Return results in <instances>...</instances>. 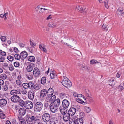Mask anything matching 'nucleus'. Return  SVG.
<instances>
[{
  "instance_id": "ddd939ff",
  "label": "nucleus",
  "mask_w": 124,
  "mask_h": 124,
  "mask_svg": "<svg viewBox=\"0 0 124 124\" xmlns=\"http://www.w3.org/2000/svg\"><path fill=\"white\" fill-rule=\"evenodd\" d=\"M49 121L50 124H57L58 122L57 118L55 117H51Z\"/></svg>"
},
{
  "instance_id": "b1692460",
  "label": "nucleus",
  "mask_w": 124,
  "mask_h": 124,
  "mask_svg": "<svg viewBox=\"0 0 124 124\" xmlns=\"http://www.w3.org/2000/svg\"><path fill=\"white\" fill-rule=\"evenodd\" d=\"M41 87V85L39 84L36 83L33 86L32 90H35V91H37Z\"/></svg>"
},
{
  "instance_id": "72a5a7b5",
  "label": "nucleus",
  "mask_w": 124,
  "mask_h": 124,
  "mask_svg": "<svg viewBox=\"0 0 124 124\" xmlns=\"http://www.w3.org/2000/svg\"><path fill=\"white\" fill-rule=\"evenodd\" d=\"M85 9V8H83L81 6H77L76 8V10L79 11L84 10Z\"/></svg>"
},
{
  "instance_id": "6ab92c4d",
  "label": "nucleus",
  "mask_w": 124,
  "mask_h": 124,
  "mask_svg": "<svg viewBox=\"0 0 124 124\" xmlns=\"http://www.w3.org/2000/svg\"><path fill=\"white\" fill-rule=\"evenodd\" d=\"M26 110L23 108H21L19 110V113L20 115L23 116L26 113Z\"/></svg>"
},
{
  "instance_id": "cd10ccee",
  "label": "nucleus",
  "mask_w": 124,
  "mask_h": 124,
  "mask_svg": "<svg viewBox=\"0 0 124 124\" xmlns=\"http://www.w3.org/2000/svg\"><path fill=\"white\" fill-rule=\"evenodd\" d=\"M39 48L41 50L43 51L44 52L46 53L47 52V50L44 46H42L41 45H40Z\"/></svg>"
},
{
  "instance_id": "f257e3e1",
  "label": "nucleus",
  "mask_w": 124,
  "mask_h": 124,
  "mask_svg": "<svg viewBox=\"0 0 124 124\" xmlns=\"http://www.w3.org/2000/svg\"><path fill=\"white\" fill-rule=\"evenodd\" d=\"M43 104L41 102H36L34 105V111L36 112H40L43 108Z\"/></svg>"
},
{
  "instance_id": "864d4df0",
  "label": "nucleus",
  "mask_w": 124,
  "mask_h": 124,
  "mask_svg": "<svg viewBox=\"0 0 124 124\" xmlns=\"http://www.w3.org/2000/svg\"><path fill=\"white\" fill-rule=\"evenodd\" d=\"M8 68L9 70L11 71H13L14 69V67L12 64H10L9 65Z\"/></svg>"
},
{
  "instance_id": "e2e57ef3",
  "label": "nucleus",
  "mask_w": 124,
  "mask_h": 124,
  "mask_svg": "<svg viewBox=\"0 0 124 124\" xmlns=\"http://www.w3.org/2000/svg\"><path fill=\"white\" fill-rule=\"evenodd\" d=\"M30 45H31V46L32 47L34 48V46L36 45L35 44V43L33 42L30 40Z\"/></svg>"
},
{
  "instance_id": "c756f323",
  "label": "nucleus",
  "mask_w": 124,
  "mask_h": 124,
  "mask_svg": "<svg viewBox=\"0 0 124 124\" xmlns=\"http://www.w3.org/2000/svg\"><path fill=\"white\" fill-rule=\"evenodd\" d=\"M39 6H37L35 8V10L38 13H42L43 11H42L43 8H40L39 7Z\"/></svg>"
},
{
  "instance_id": "0eeeda50",
  "label": "nucleus",
  "mask_w": 124,
  "mask_h": 124,
  "mask_svg": "<svg viewBox=\"0 0 124 124\" xmlns=\"http://www.w3.org/2000/svg\"><path fill=\"white\" fill-rule=\"evenodd\" d=\"M10 94L13 96L17 95L18 94H21V90L18 89L17 90H13L10 92Z\"/></svg>"
},
{
  "instance_id": "c03bdc74",
  "label": "nucleus",
  "mask_w": 124,
  "mask_h": 124,
  "mask_svg": "<svg viewBox=\"0 0 124 124\" xmlns=\"http://www.w3.org/2000/svg\"><path fill=\"white\" fill-rule=\"evenodd\" d=\"M76 101L79 103L83 104V103H84V101L81 99L79 98H76Z\"/></svg>"
},
{
  "instance_id": "393cba45",
  "label": "nucleus",
  "mask_w": 124,
  "mask_h": 124,
  "mask_svg": "<svg viewBox=\"0 0 124 124\" xmlns=\"http://www.w3.org/2000/svg\"><path fill=\"white\" fill-rule=\"evenodd\" d=\"M20 55L22 58L24 59H25L28 55V53L27 52L25 51H23L20 53Z\"/></svg>"
},
{
  "instance_id": "ea45409f",
  "label": "nucleus",
  "mask_w": 124,
  "mask_h": 124,
  "mask_svg": "<svg viewBox=\"0 0 124 124\" xmlns=\"http://www.w3.org/2000/svg\"><path fill=\"white\" fill-rule=\"evenodd\" d=\"M22 86L25 89H27L29 88L28 83H23L22 84Z\"/></svg>"
},
{
  "instance_id": "bf43d9fd",
  "label": "nucleus",
  "mask_w": 124,
  "mask_h": 124,
  "mask_svg": "<svg viewBox=\"0 0 124 124\" xmlns=\"http://www.w3.org/2000/svg\"><path fill=\"white\" fill-rule=\"evenodd\" d=\"M86 99L88 100L90 102H93V99L92 97L89 96H88V97Z\"/></svg>"
},
{
  "instance_id": "f3484780",
  "label": "nucleus",
  "mask_w": 124,
  "mask_h": 124,
  "mask_svg": "<svg viewBox=\"0 0 124 124\" xmlns=\"http://www.w3.org/2000/svg\"><path fill=\"white\" fill-rule=\"evenodd\" d=\"M40 96L41 97H44L46 94H48L47 91L45 89L42 90L40 92Z\"/></svg>"
},
{
  "instance_id": "473e14b6",
  "label": "nucleus",
  "mask_w": 124,
  "mask_h": 124,
  "mask_svg": "<svg viewBox=\"0 0 124 124\" xmlns=\"http://www.w3.org/2000/svg\"><path fill=\"white\" fill-rule=\"evenodd\" d=\"M48 26L51 28H54L56 26V23L53 22H50L49 23Z\"/></svg>"
},
{
  "instance_id": "7ed1b4c3",
  "label": "nucleus",
  "mask_w": 124,
  "mask_h": 124,
  "mask_svg": "<svg viewBox=\"0 0 124 124\" xmlns=\"http://www.w3.org/2000/svg\"><path fill=\"white\" fill-rule=\"evenodd\" d=\"M43 121L45 123L48 122L51 118V116L48 113L44 112L42 116Z\"/></svg>"
},
{
  "instance_id": "58836bf2",
  "label": "nucleus",
  "mask_w": 124,
  "mask_h": 124,
  "mask_svg": "<svg viewBox=\"0 0 124 124\" xmlns=\"http://www.w3.org/2000/svg\"><path fill=\"white\" fill-rule=\"evenodd\" d=\"M14 57L16 59L19 60L21 58H22L21 55H20L18 54H16L14 55Z\"/></svg>"
},
{
  "instance_id": "e433bc0d",
  "label": "nucleus",
  "mask_w": 124,
  "mask_h": 124,
  "mask_svg": "<svg viewBox=\"0 0 124 124\" xmlns=\"http://www.w3.org/2000/svg\"><path fill=\"white\" fill-rule=\"evenodd\" d=\"M48 94V95H52L54 93V90L51 88H50L47 91Z\"/></svg>"
},
{
  "instance_id": "20e7f679",
  "label": "nucleus",
  "mask_w": 124,
  "mask_h": 124,
  "mask_svg": "<svg viewBox=\"0 0 124 124\" xmlns=\"http://www.w3.org/2000/svg\"><path fill=\"white\" fill-rule=\"evenodd\" d=\"M80 115V118L75 119V124H83L84 120V116H85V114L83 112H81Z\"/></svg>"
},
{
  "instance_id": "052dcab7",
  "label": "nucleus",
  "mask_w": 124,
  "mask_h": 124,
  "mask_svg": "<svg viewBox=\"0 0 124 124\" xmlns=\"http://www.w3.org/2000/svg\"><path fill=\"white\" fill-rule=\"evenodd\" d=\"M18 119L19 120V121L20 122L21 121L24 119V118L22 116L20 115L18 116Z\"/></svg>"
},
{
  "instance_id": "5fc2aeb1",
  "label": "nucleus",
  "mask_w": 124,
  "mask_h": 124,
  "mask_svg": "<svg viewBox=\"0 0 124 124\" xmlns=\"http://www.w3.org/2000/svg\"><path fill=\"white\" fill-rule=\"evenodd\" d=\"M50 77L51 79L54 78H55L56 76V75L53 73H50Z\"/></svg>"
},
{
  "instance_id": "a211bd4d",
  "label": "nucleus",
  "mask_w": 124,
  "mask_h": 124,
  "mask_svg": "<svg viewBox=\"0 0 124 124\" xmlns=\"http://www.w3.org/2000/svg\"><path fill=\"white\" fill-rule=\"evenodd\" d=\"M39 121H40V120L39 117L36 115H33L32 122H33V124H35Z\"/></svg>"
},
{
  "instance_id": "2f4dec72",
  "label": "nucleus",
  "mask_w": 124,
  "mask_h": 124,
  "mask_svg": "<svg viewBox=\"0 0 124 124\" xmlns=\"http://www.w3.org/2000/svg\"><path fill=\"white\" fill-rule=\"evenodd\" d=\"M28 60L31 62H34L35 61V57L33 56H30L28 57Z\"/></svg>"
},
{
  "instance_id": "423d86ee",
  "label": "nucleus",
  "mask_w": 124,
  "mask_h": 124,
  "mask_svg": "<svg viewBox=\"0 0 124 124\" xmlns=\"http://www.w3.org/2000/svg\"><path fill=\"white\" fill-rule=\"evenodd\" d=\"M49 107L51 111L53 113L57 112L58 110V108L57 107L55 106L54 104L51 103L49 105Z\"/></svg>"
},
{
  "instance_id": "69168bd1",
  "label": "nucleus",
  "mask_w": 124,
  "mask_h": 124,
  "mask_svg": "<svg viewBox=\"0 0 124 124\" xmlns=\"http://www.w3.org/2000/svg\"><path fill=\"white\" fill-rule=\"evenodd\" d=\"M27 77L29 80H31L32 79L33 77L32 75H27Z\"/></svg>"
},
{
  "instance_id": "680f3d73",
  "label": "nucleus",
  "mask_w": 124,
  "mask_h": 124,
  "mask_svg": "<svg viewBox=\"0 0 124 124\" xmlns=\"http://www.w3.org/2000/svg\"><path fill=\"white\" fill-rule=\"evenodd\" d=\"M16 84L18 85H20L21 83V82L20 80L19 79H18L16 81Z\"/></svg>"
},
{
  "instance_id": "f03ea898",
  "label": "nucleus",
  "mask_w": 124,
  "mask_h": 124,
  "mask_svg": "<svg viewBox=\"0 0 124 124\" xmlns=\"http://www.w3.org/2000/svg\"><path fill=\"white\" fill-rule=\"evenodd\" d=\"M62 83L63 85L66 88L70 87L72 85V84L70 81L66 77H64Z\"/></svg>"
},
{
  "instance_id": "4468645a",
  "label": "nucleus",
  "mask_w": 124,
  "mask_h": 124,
  "mask_svg": "<svg viewBox=\"0 0 124 124\" xmlns=\"http://www.w3.org/2000/svg\"><path fill=\"white\" fill-rule=\"evenodd\" d=\"M67 108L61 106L59 108V109L61 113L62 114L66 113L67 112Z\"/></svg>"
},
{
  "instance_id": "8fccbe9b",
  "label": "nucleus",
  "mask_w": 124,
  "mask_h": 124,
  "mask_svg": "<svg viewBox=\"0 0 124 124\" xmlns=\"http://www.w3.org/2000/svg\"><path fill=\"white\" fill-rule=\"evenodd\" d=\"M124 88V83L121 84L118 87V89L121 90H123Z\"/></svg>"
},
{
  "instance_id": "6e6552de",
  "label": "nucleus",
  "mask_w": 124,
  "mask_h": 124,
  "mask_svg": "<svg viewBox=\"0 0 124 124\" xmlns=\"http://www.w3.org/2000/svg\"><path fill=\"white\" fill-rule=\"evenodd\" d=\"M33 115L31 114H27L26 116V120L28 123L30 124L32 122Z\"/></svg>"
},
{
  "instance_id": "4d7b16f0",
  "label": "nucleus",
  "mask_w": 124,
  "mask_h": 124,
  "mask_svg": "<svg viewBox=\"0 0 124 124\" xmlns=\"http://www.w3.org/2000/svg\"><path fill=\"white\" fill-rule=\"evenodd\" d=\"M6 116L5 114L2 113L0 114V118L1 119H4L5 118Z\"/></svg>"
},
{
  "instance_id": "0e129e2a",
  "label": "nucleus",
  "mask_w": 124,
  "mask_h": 124,
  "mask_svg": "<svg viewBox=\"0 0 124 124\" xmlns=\"http://www.w3.org/2000/svg\"><path fill=\"white\" fill-rule=\"evenodd\" d=\"M12 122L13 124H18V123L17 122L16 120L14 119H12Z\"/></svg>"
},
{
  "instance_id": "de8ad7c7",
  "label": "nucleus",
  "mask_w": 124,
  "mask_h": 124,
  "mask_svg": "<svg viewBox=\"0 0 124 124\" xmlns=\"http://www.w3.org/2000/svg\"><path fill=\"white\" fill-rule=\"evenodd\" d=\"M85 111L87 113H89L91 110V109L89 107H86L85 108Z\"/></svg>"
},
{
  "instance_id": "3c124183",
  "label": "nucleus",
  "mask_w": 124,
  "mask_h": 124,
  "mask_svg": "<svg viewBox=\"0 0 124 124\" xmlns=\"http://www.w3.org/2000/svg\"><path fill=\"white\" fill-rule=\"evenodd\" d=\"M90 63L92 64H96V63L99 62L97 60L94 59L91 60L90 61Z\"/></svg>"
},
{
  "instance_id": "aec40b11",
  "label": "nucleus",
  "mask_w": 124,
  "mask_h": 124,
  "mask_svg": "<svg viewBox=\"0 0 124 124\" xmlns=\"http://www.w3.org/2000/svg\"><path fill=\"white\" fill-rule=\"evenodd\" d=\"M9 83L8 81H6L5 82L4 85H3L2 88V90L4 91H6L8 89V86L9 85Z\"/></svg>"
},
{
  "instance_id": "c9c22d12",
  "label": "nucleus",
  "mask_w": 124,
  "mask_h": 124,
  "mask_svg": "<svg viewBox=\"0 0 124 124\" xmlns=\"http://www.w3.org/2000/svg\"><path fill=\"white\" fill-rule=\"evenodd\" d=\"M56 96L54 95L53 96L51 95L50 102L53 103L55 100H56Z\"/></svg>"
},
{
  "instance_id": "f8f14e48",
  "label": "nucleus",
  "mask_w": 124,
  "mask_h": 124,
  "mask_svg": "<svg viewBox=\"0 0 124 124\" xmlns=\"http://www.w3.org/2000/svg\"><path fill=\"white\" fill-rule=\"evenodd\" d=\"M33 72L34 75L35 77H37L40 75V71L37 67H35L34 68Z\"/></svg>"
},
{
  "instance_id": "f704fd0d",
  "label": "nucleus",
  "mask_w": 124,
  "mask_h": 124,
  "mask_svg": "<svg viewBox=\"0 0 124 124\" xmlns=\"http://www.w3.org/2000/svg\"><path fill=\"white\" fill-rule=\"evenodd\" d=\"M75 118L73 117L71 118L69 121V124H75Z\"/></svg>"
},
{
  "instance_id": "09e8293b",
  "label": "nucleus",
  "mask_w": 124,
  "mask_h": 124,
  "mask_svg": "<svg viewBox=\"0 0 124 124\" xmlns=\"http://www.w3.org/2000/svg\"><path fill=\"white\" fill-rule=\"evenodd\" d=\"M0 39L2 41L5 42L6 41L7 39L5 36H2L1 37Z\"/></svg>"
},
{
  "instance_id": "7c9ffc66",
  "label": "nucleus",
  "mask_w": 124,
  "mask_h": 124,
  "mask_svg": "<svg viewBox=\"0 0 124 124\" xmlns=\"http://www.w3.org/2000/svg\"><path fill=\"white\" fill-rule=\"evenodd\" d=\"M67 95L65 94L64 93H60L59 94V96L62 99L65 98L66 99L67 98Z\"/></svg>"
},
{
  "instance_id": "4c0bfd02",
  "label": "nucleus",
  "mask_w": 124,
  "mask_h": 124,
  "mask_svg": "<svg viewBox=\"0 0 124 124\" xmlns=\"http://www.w3.org/2000/svg\"><path fill=\"white\" fill-rule=\"evenodd\" d=\"M46 81V78L45 77H42L41 79V84H45Z\"/></svg>"
},
{
  "instance_id": "a878e982",
  "label": "nucleus",
  "mask_w": 124,
  "mask_h": 124,
  "mask_svg": "<svg viewBox=\"0 0 124 124\" xmlns=\"http://www.w3.org/2000/svg\"><path fill=\"white\" fill-rule=\"evenodd\" d=\"M52 104H54V105L57 107L59 106L60 104V101L59 99H57L55 100V101L53 103H51Z\"/></svg>"
},
{
  "instance_id": "37998d69",
  "label": "nucleus",
  "mask_w": 124,
  "mask_h": 124,
  "mask_svg": "<svg viewBox=\"0 0 124 124\" xmlns=\"http://www.w3.org/2000/svg\"><path fill=\"white\" fill-rule=\"evenodd\" d=\"M81 68L83 70V71H88L89 70V68L86 66H83L81 67Z\"/></svg>"
},
{
  "instance_id": "9b49d317",
  "label": "nucleus",
  "mask_w": 124,
  "mask_h": 124,
  "mask_svg": "<svg viewBox=\"0 0 124 124\" xmlns=\"http://www.w3.org/2000/svg\"><path fill=\"white\" fill-rule=\"evenodd\" d=\"M76 111V108L74 107L70 108L69 109L68 113L70 116H73L75 114Z\"/></svg>"
},
{
  "instance_id": "39448f33",
  "label": "nucleus",
  "mask_w": 124,
  "mask_h": 124,
  "mask_svg": "<svg viewBox=\"0 0 124 124\" xmlns=\"http://www.w3.org/2000/svg\"><path fill=\"white\" fill-rule=\"evenodd\" d=\"M33 107V103L30 101H25V107L28 109H32Z\"/></svg>"
},
{
  "instance_id": "a18cd8bd",
  "label": "nucleus",
  "mask_w": 124,
  "mask_h": 124,
  "mask_svg": "<svg viewBox=\"0 0 124 124\" xmlns=\"http://www.w3.org/2000/svg\"><path fill=\"white\" fill-rule=\"evenodd\" d=\"M50 97L51 95H50L47 94V96L46 97L45 99V101L47 102H50Z\"/></svg>"
},
{
  "instance_id": "c85d7f7f",
  "label": "nucleus",
  "mask_w": 124,
  "mask_h": 124,
  "mask_svg": "<svg viewBox=\"0 0 124 124\" xmlns=\"http://www.w3.org/2000/svg\"><path fill=\"white\" fill-rule=\"evenodd\" d=\"M18 102L19 103V105L22 107L24 106L25 105V102H24V101L22 100L20 98V100H19Z\"/></svg>"
},
{
  "instance_id": "dca6fc26",
  "label": "nucleus",
  "mask_w": 124,
  "mask_h": 124,
  "mask_svg": "<svg viewBox=\"0 0 124 124\" xmlns=\"http://www.w3.org/2000/svg\"><path fill=\"white\" fill-rule=\"evenodd\" d=\"M62 104V106L68 108L69 105L70 103L68 100L64 99L63 101Z\"/></svg>"
},
{
  "instance_id": "9d476101",
  "label": "nucleus",
  "mask_w": 124,
  "mask_h": 124,
  "mask_svg": "<svg viewBox=\"0 0 124 124\" xmlns=\"http://www.w3.org/2000/svg\"><path fill=\"white\" fill-rule=\"evenodd\" d=\"M20 98V97L18 95L13 96L11 97V100L12 102L16 103L18 102Z\"/></svg>"
},
{
  "instance_id": "bb28decb",
  "label": "nucleus",
  "mask_w": 124,
  "mask_h": 124,
  "mask_svg": "<svg viewBox=\"0 0 124 124\" xmlns=\"http://www.w3.org/2000/svg\"><path fill=\"white\" fill-rule=\"evenodd\" d=\"M28 83L29 88L31 90H32L34 85V83L33 81H30Z\"/></svg>"
},
{
  "instance_id": "a19ab883",
  "label": "nucleus",
  "mask_w": 124,
  "mask_h": 124,
  "mask_svg": "<svg viewBox=\"0 0 124 124\" xmlns=\"http://www.w3.org/2000/svg\"><path fill=\"white\" fill-rule=\"evenodd\" d=\"M0 77L3 80L6 79L7 78V75L5 74H1L0 75Z\"/></svg>"
},
{
  "instance_id": "79ce46f5",
  "label": "nucleus",
  "mask_w": 124,
  "mask_h": 124,
  "mask_svg": "<svg viewBox=\"0 0 124 124\" xmlns=\"http://www.w3.org/2000/svg\"><path fill=\"white\" fill-rule=\"evenodd\" d=\"M13 64L14 66L16 67H18L20 65L19 63L17 61L14 62Z\"/></svg>"
},
{
  "instance_id": "603ef678",
  "label": "nucleus",
  "mask_w": 124,
  "mask_h": 124,
  "mask_svg": "<svg viewBox=\"0 0 124 124\" xmlns=\"http://www.w3.org/2000/svg\"><path fill=\"white\" fill-rule=\"evenodd\" d=\"M109 82H110V84H109V85H110L111 86L114 85L115 84V82H114V81L113 79H110L109 81Z\"/></svg>"
},
{
  "instance_id": "13d9d810",
  "label": "nucleus",
  "mask_w": 124,
  "mask_h": 124,
  "mask_svg": "<svg viewBox=\"0 0 124 124\" xmlns=\"http://www.w3.org/2000/svg\"><path fill=\"white\" fill-rule=\"evenodd\" d=\"M5 59V57L3 56L0 55V62H3Z\"/></svg>"
},
{
  "instance_id": "774afa93",
  "label": "nucleus",
  "mask_w": 124,
  "mask_h": 124,
  "mask_svg": "<svg viewBox=\"0 0 124 124\" xmlns=\"http://www.w3.org/2000/svg\"><path fill=\"white\" fill-rule=\"evenodd\" d=\"M26 120H25L24 119H23L22 121L20 122H21V124H26Z\"/></svg>"
},
{
  "instance_id": "5701e85b",
  "label": "nucleus",
  "mask_w": 124,
  "mask_h": 124,
  "mask_svg": "<svg viewBox=\"0 0 124 124\" xmlns=\"http://www.w3.org/2000/svg\"><path fill=\"white\" fill-rule=\"evenodd\" d=\"M124 13L122 8H120L117 9V13L118 15L120 16H123Z\"/></svg>"
},
{
  "instance_id": "2eb2a0df",
  "label": "nucleus",
  "mask_w": 124,
  "mask_h": 124,
  "mask_svg": "<svg viewBox=\"0 0 124 124\" xmlns=\"http://www.w3.org/2000/svg\"><path fill=\"white\" fill-rule=\"evenodd\" d=\"M7 103V100L4 99L0 100V106L1 108H3Z\"/></svg>"
},
{
  "instance_id": "4be33fe9",
  "label": "nucleus",
  "mask_w": 124,
  "mask_h": 124,
  "mask_svg": "<svg viewBox=\"0 0 124 124\" xmlns=\"http://www.w3.org/2000/svg\"><path fill=\"white\" fill-rule=\"evenodd\" d=\"M63 115V120L65 122L68 121L70 119V116L68 113L64 114Z\"/></svg>"
},
{
  "instance_id": "412c9836",
  "label": "nucleus",
  "mask_w": 124,
  "mask_h": 124,
  "mask_svg": "<svg viewBox=\"0 0 124 124\" xmlns=\"http://www.w3.org/2000/svg\"><path fill=\"white\" fill-rule=\"evenodd\" d=\"M34 68L33 65L31 64L27 66L26 70L28 72H31L33 70Z\"/></svg>"
},
{
  "instance_id": "49530a36",
  "label": "nucleus",
  "mask_w": 124,
  "mask_h": 124,
  "mask_svg": "<svg viewBox=\"0 0 124 124\" xmlns=\"http://www.w3.org/2000/svg\"><path fill=\"white\" fill-rule=\"evenodd\" d=\"M7 59L10 62L14 60V57L11 56H8L7 57Z\"/></svg>"
},
{
  "instance_id": "6e6d98bb",
  "label": "nucleus",
  "mask_w": 124,
  "mask_h": 124,
  "mask_svg": "<svg viewBox=\"0 0 124 124\" xmlns=\"http://www.w3.org/2000/svg\"><path fill=\"white\" fill-rule=\"evenodd\" d=\"M102 28L104 29H105L106 30H108V27L106 24L105 23H104L102 26Z\"/></svg>"
},
{
  "instance_id": "338daca9",
  "label": "nucleus",
  "mask_w": 124,
  "mask_h": 124,
  "mask_svg": "<svg viewBox=\"0 0 124 124\" xmlns=\"http://www.w3.org/2000/svg\"><path fill=\"white\" fill-rule=\"evenodd\" d=\"M122 73L121 72L119 71H118L116 75V76L118 78H119L120 77L121 75V74Z\"/></svg>"
},
{
  "instance_id": "1a4fd4ad",
  "label": "nucleus",
  "mask_w": 124,
  "mask_h": 124,
  "mask_svg": "<svg viewBox=\"0 0 124 124\" xmlns=\"http://www.w3.org/2000/svg\"><path fill=\"white\" fill-rule=\"evenodd\" d=\"M35 94V93L34 92V91H29L28 93V95L29 99L32 100L34 99Z\"/></svg>"
}]
</instances>
